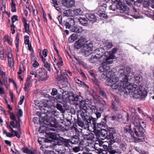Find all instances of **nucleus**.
I'll list each match as a JSON object with an SVG mask.
<instances>
[{"label":"nucleus","instance_id":"nucleus-40","mask_svg":"<svg viewBox=\"0 0 154 154\" xmlns=\"http://www.w3.org/2000/svg\"><path fill=\"white\" fill-rule=\"evenodd\" d=\"M3 133L5 134L7 137H11L14 136L13 133H8L5 130H3Z\"/></svg>","mask_w":154,"mask_h":154},{"label":"nucleus","instance_id":"nucleus-59","mask_svg":"<svg viewBox=\"0 0 154 154\" xmlns=\"http://www.w3.org/2000/svg\"><path fill=\"white\" fill-rule=\"evenodd\" d=\"M10 119L14 121H15L16 120L15 116V115L13 113H10Z\"/></svg>","mask_w":154,"mask_h":154},{"label":"nucleus","instance_id":"nucleus-8","mask_svg":"<svg viewBox=\"0 0 154 154\" xmlns=\"http://www.w3.org/2000/svg\"><path fill=\"white\" fill-rule=\"evenodd\" d=\"M42 106L45 109L43 111L44 112H46L48 111L47 109L50 108L53 105V103L50 100H44L41 102Z\"/></svg>","mask_w":154,"mask_h":154},{"label":"nucleus","instance_id":"nucleus-50","mask_svg":"<svg viewBox=\"0 0 154 154\" xmlns=\"http://www.w3.org/2000/svg\"><path fill=\"white\" fill-rule=\"evenodd\" d=\"M110 8L111 10L113 11H115L116 9H117V5L115 3H113L110 6Z\"/></svg>","mask_w":154,"mask_h":154},{"label":"nucleus","instance_id":"nucleus-44","mask_svg":"<svg viewBox=\"0 0 154 154\" xmlns=\"http://www.w3.org/2000/svg\"><path fill=\"white\" fill-rule=\"evenodd\" d=\"M73 151L75 152H77L80 151H82L83 149H81L79 146H76L72 148Z\"/></svg>","mask_w":154,"mask_h":154},{"label":"nucleus","instance_id":"nucleus-49","mask_svg":"<svg viewBox=\"0 0 154 154\" xmlns=\"http://www.w3.org/2000/svg\"><path fill=\"white\" fill-rule=\"evenodd\" d=\"M29 37L27 35H26L24 36V42L26 44H30L29 43Z\"/></svg>","mask_w":154,"mask_h":154},{"label":"nucleus","instance_id":"nucleus-5","mask_svg":"<svg viewBox=\"0 0 154 154\" xmlns=\"http://www.w3.org/2000/svg\"><path fill=\"white\" fill-rule=\"evenodd\" d=\"M59 57V61H57L55 57H52V59L54 60L53 62V64L54 67L57 71L56 73L58 74L60 70V66H62L63 65V62L62 59L60 55L58 54Z\"/></svg>","mask_w":154,"mask_h":154},{"label":"nucleus","instance_id":"nucleus-26","mask_svg":"<svg viewBox=\"0 0 154 154\" xmlns=\"http://www.w3.org/2000/svg\"><path fill=\"white\" fill-rule=\"evenodd\" d=\"M69 95V92L65 91L62 92V98L63 100L66 101L68 100V97Z\"/></svg>","mask_w":154,"mask_h":154},{"label":"nucleus","instance_id":"nucleus-30","mask_svg":"<svg viewBox=\"0 0 154 154\" xmlns=\"http://www.w3.org/2000/svg\"><path fill=\"white\" fill-rule=\"evenodd\" d=\"M77 39V35L75 34H72L69 38L68 41L69 43L73 42Z\"/></svg>","mask_w":154,"mask_h":154},{"label":"nucleus","instance_id":"nucleus-61","mask_svg":"<svg viewBox=\"0 0 154 154\" xmlns=\"http://www.w3.org/2000/svg\"><path fill=\"white\" fill-rule=\"evenodd\" d=\"M48 51L47 49H44L42 51V54L45 57H46L48 55Z\"/></svg>","mask_w":154,"mask_h":154},{"label":"nucleus","instance_id":"nucleus-60","mask_svg":"<svg viewBox=\"0 0 154 154\" xmlns=\"http://www.w3.org/2000/svg\"><path fill=\"white\" fill-rule=\"evenodd\" d=\"M100 95H101V96L103 97H106V94L104 91L102 90L100 91Z\"/></svg>","mask_w":154,"mask_h":154},{"label":"nucleus","instance_id":"nucleus-54","mask_svg":"<svg viewBox=\"0 0 154 154\" xmlns=\"http://www.w3.org/2000/svg\"><path fill=\"white\" fill-rule=\"evenodd\" d=\"M10 98L11 99V101L12 102H13L14 101V98L15 97L14 95V94L13 93L12 91H10Z\"/></svg>","mask_w":154,"mask_h":154},{"label":"nucleus","instance_id":"nucleus-41","mask_svg":"<svg viewBox=\"0 0 154 154\" xmlns=\"http://www.w3.org/2000/svg\"><path fill=\"white\" fill-rule=\"evenodd\" d=\"M90 109L91 110L92 112L95 113L97 111V109L95 106H88V109Z\"/></svg>","mask_w":154,"mask_h":154},{"label":"nucleus","instance_id":"nucleus-34","mask_svg":"<svg viewBox=\"0 0 154 154\" xmlns=\"http://www.w3.org/2000/svg\"><path fill=\"white\" fill-rule=\"evenodd\" d=\"M76 82L79 85L80 87H87L88 88V86L84 82L82 81H80L79 79H77L75 80Z\"/></svg>","mask_w":154,"mask_h":154},{"label":"nucleus","instance_id":"nucleus-63","mask_svg":"<svg viewBox=\"0 0 154 154\" xmlns=\"http://www.w3.org/2000/svg\"><path fill=\"white\" fill-rule=\"evenodd\" d=\"M24 97V96H22L20 97V100L19 102V105H21L23 101Z\"/></svg>","mask_w":154,"mask_h":154},{"label":"nucleus","instance_id":"nucleus-23","mask_svg":"<svg viewBox=\"0 0 154 154\" xmlns=\"http://www.w3.org/2000/svg\"><path fill=\"white\" fill-rule=\"evenodd\" d=\"M98 57H97L96 55H93L89 59V62L91 63H95L97 61H99L100 62H101V60L99 59Z\"/></svg>","mask_w":154,"mask_h":154},{"label":"nucleus","instance_id":"nucleus-35","mask_svg":"<svg viewBox=\"0 0 154 154\" xmlns=\"http://www.w3.org/2000/svg\"><path fill=\"white\" fill-rule=\"evenodd\" d=\"M11 11L12 12H15L16 11V4L14 2V0H11Z\"/></svg>","mask_w":154,"mask_h":154},{"label":"nucleus","instance_id":"nucleus-37","mask_svg":"<svg viewBox=\"0 0 154 154\" xmlns=\"http://www.w3.org/2000/svg\"><path fill=\"white\" fill-rule=\"evenodd\" d=\"M112 108L115 110H117L118 109V103L116 100L113 101L112 103Z\"/></svg>","mask_w":154,"mask_h":154},{"label":"nucleus","instance_id":"nucleus-13","mask_svg":"<svg viewBox=\"0 0 154 154\" xmlns=\"http://www.w3.org/2000/svg\"><path fill=\"white\" fill-rule=\"evenodd\" d=\"M75 0H62L63 5L67 8H70L74 5Z\"/></svg>","mask_w":154,"mask_h":154},{"label":"nucleus","instance_id":"nucleus-22","mask_svg":"<svg viewBox=\"0 0 154 154\" xmlns=\"http://www.w3.org/2000/svg\"><path fill=\"white\" fill-rule=\"evenodd\" d=\"M44 70L42 69H40L38 70V72L37 75L38 79L42 78V79H44V77L46 75L45 72L44 71Z\"/></svg>","mask_w":154,"mask_h":154},{"label":"nucleus","instance_id":"nucleus-18","mask_svg":"<svg viewBox=\"0 0 154 154\" xmlns=\"http://www.w3.org/2000/svg\"><path fill=\"white\" fill-rule=\"evenodd\" d=\"M103 125L101 123L97 124L96 126H95V128L96 130L98 131L99 132H105V133H104V135L105 136V134H107V132L105 129L103 128Z\"/></svg>","mask_w":154,"mask_h":154},{"label":"nucleus","instance_id":"nucleus-4","mask_svg":"<svg viewBox=\"0 0 154 154\" xmlns=\"http://www.w3.org/2000/svg\"><path fill=\"white\" fill-rule=\"evenodd\" d=\"M93 44L86 40V43L83 46L81 49L82 54L85 56L89 55L93 50Z\"/></svg>","mask_w":154,"mask_h":154},{"label":"nucleus","instance_id":"nucleus-36","mask_svg":"<svg viewBox=\"0 0 154 154\" xmlns=\"http://www.w3.org/2000/svg\"><path fill=\"white\" fill-rule=\"evenodd\" d=\"M19 33H17L16 35V39L15 40V44L17 49V51H18L19 47Z\"/></svg>","mask_w":154,"mask_h":154},{"label":"nucleus","instance_id":"nucleus-58","mask_svg":"<svg viewBox=\"0 0 154 154\" xmlns=\"http://www.w3.org/2000/svg\"><path fill=\"white\" fill-rule=\"evenodd\" d=\"M57 90L55 88H53L52 89V91L51 92V94L52 95L54 96L57 94Z\"/></svg>","mask_w":154,"mask_h":154},{"label":"nucleus","instance_id":"nucleus-51","mask_svg":"<svg viewBox=\"0 0 154 154\" xmlns=\"http://www.w3.org/2000/svg\"><path fill=\"white\" fill-rule=\"evenodd\" d=\"M56 107V108L60 111L63 112V109L62 105L60 103H57Z\"/></svg>","mask_w":154,"mask_h":154},{"label":"nucleus","instance_id":"nucleus-43","mask_svg":"<svg viewBox=\"0 0 154 154\" xmlns=\"http://www.w3.org/2000/svg\"><path fill=\"white\" fill-rule=\"evenodd\" d=\"M30 74L32 76V81L34 79H35L38 77L37 74L36 72L35 71H32L30 72Z\"/></svg>","mask_w":154,"mask_h":154},{"label":"nucleus","instance_id":"nucleus-39","mask_svg":"<svg viewBox=\"0 0 154 154\" xmlns=\"http://www.w3.org/2000/svg\"><path fill=\"white\" fill-rule=\"evenodd\" d=\"M2 49L0 50V57L1 59L3 60L5 59V57L4 55V52L3 51V49L2 48Z\"/></svg>","mask_w":154,"mask_h":154},{"label":"nucleus","instance_id":"nucleus-31","mask_svg":"<svg viewBox=\"0 0 154 154\" xmlns=\"http://www.w3.org/2000/svg\"><path fill=\"white\" fill-rule=\"evenodd\" d=\"M25 32L29 34L31 32L29 24L27 23L23 24Z\"/></svg>","mask_w":154,"mask_h":154},{"label":"nucleus","instance_id":"nucleus-55","mask_svg":"<svg viewBox=\"0 0 154 154\" xmlns=\"http://www.w3.org/2000/svg\"><path fill=\"white\" fill-rule=\"evenodd\" d=\"M11 129L12 132H14V135L17 137L18 138H20V134H19L17 131H14L12 128H11Z\"/></svg>","mask_w":154,"mask_h":154},{"label":"nucleus","instance_id":"nucleus-20","mask_svg":"<svg viewBox=\"0 0 154 154\" xmlns=\"http://www.w3.org/2000/svg\"><path fill=\"white\" fill-rule=\"evenodd\" d=\"M70 30L72 32L77 33L81 32L83 31L81 27L76 26L72 27Z\"/></svg>","mask_w":154,"mask_h":154},{"label":"nucleus","instance_id":"nucleus-33","mask_svg":"<svg viewBox=\"0 0 154 154\" xmlns=\"http://www.w3.org/2000/svg\"><path fill=\"white\" fill-rule=\"evenodd\" d=\"M105 11L103 12L102 11H99L97 12V14L99 16L106 19L108 17L107 15L105 14Z\"/></svg>","mask_w":154,"mask_h":154},{"label":"nucleus","instance_id":"nucleus-32","mask_svg":"<svg viewBox=\"0 0 154 154\" xmlns=\"http://www.w3.org/2000/svg\"><path fill=\"white\" fill-rule=\"evenodd\" d=\"M112 46V43L111 42L106 41L104 48L106 50H109Z\"/></svg>","mask_w":154,"mask_h":154},{"label":"nucleus","instance_id":"nucleus-53","mask_svg":"<svg viewBox=\"0 0 154 154\" xmlns=\"http://www.w3.org/2000/svg\"><path fill=\"white\" fill-rule=\"evenodd\" d=\"M131 68L129 66H127L125 69V71L127 73V75H128V74L131 72Z\"/></svg>","mask_w":154,"mask_h":154},{"label":"nucleus","instance_id":"nucleus-7","mask_svg":"<svg viewBox=\"0 0 154 154\" xmlns=\"http://www.w3.org/2000/svg\"><path fill=\"white\" fill-rule=\"evenodd\" d=\"M91 120L90 119H88L87 120H86L85 121V124L84 123L81 121H78V125L82 128L80 129V131H79V132H81L82 133H84L82 131L84 130H88L89 129V123H90Z\"/></svg>","mask_w":154,"mask_h":154},{"label":"nucleus","instance_id":"nucleus-57","mask_svg":"<svg viewBox=\"0 0 154 154\" xmlns=\"http://www.w3.org/2000/svg\"><path fill=\"white\" fill-rule=\"evenodd\" d=\"M112 2H113L114 3L115 2H117V4L119 5H122V2L121 0H112Z\"/></svg>","mask_w":154,"mask_h":154},{"label":"nucleus","instance_id":"nucleus-6","mask_svg":"<svg viewBox=\"0 0 154 154\" xmlns=\"http://www.w3.org/2000/svg\"><path fill=\"white\" fill-rule=\"evenodd\" d=\"M56 121L55 119L51 118L49 119V122H47L49 130L53 131H57L58 130V125L56 124Z\"/></svg>","mask_w":154,"mask_h":154},{"label":"nucleus","instance_id":"nucleus-1","mask_svg":"<svg viewBox=\"0 0 154 154\" xmlns=\"http://www.w3.org/2000/svg\"><path fill=\"white\" fill-rule=\"evenodd\" d=\"M103 72L101 77L104 79L108 78L106 80V84L110 86L112 89L118 90L120 92H123L125 94H131L134 98H142L146 97L147 92L142 87H137L133 84L131 85L128 81L131 79L130 75H127L125 68H121L118 72L119 78L114 74V72L110 69L107 71Z\"/></svg>","mask_w":154,"mask_h":154},{"label":"nucleus","instance_id":"nucleus-28","mask_svg":"<svg viewBox=\"0 0 154 154\" xmlns=\"http://www.w3.org/2000/svg\"><path fill=\"white\" fill-rule=\"evenodd\" d=\"M79 106L81 109H82L85 111L88 109V108L86 104L85 103L84 100H81L80 102Z\"/></svg>","mask_w":154,"mask_h":154},{"label":"nucleus","instance_id":"nucleus-10","mask_svg":"<svg viewBox=\"0 0 154 154\" xmlns=\"http://www.w3.org/2000/svg\"><path fill=\"white\" fill-rule=\"evenodd\" d=\"M4 84L5 87H8L7 77L6 76L5 73L3 72L0 73V85Z\"/></svg>","mask_w":154,"mask_h":154},{"label":"nucleus","instance_id":"nucleus-24","mask_svg":"<svg viewBox=\"0 0 154 154\" xmlns=\"http://www.w3.org/2000/svg\"><path fill=\"white\" fill-rule=\"evenodd\" d=\"M141 78L140 77V76H135L134 78V84H131L130 83V85H133V84L135 85V83H138L140 82V80H141ZM136 85H137V87H142V88L144 89V90L146 91L145 89H144V88L142 86H140L138 85H137V84H136Z\"/></svg>","mask_w":154,"mask_h":154},{"label":"nucleus","instance_id":"nucleus-11","mask_svg":"<svg viewBox=\"0 0 154 154\" xmlns=\"http://www.w3.org/2000/svg\"><path fill=\"white\" fill-rule=\"evenodd\" d=\"M86 39L85 38H81L76 41L74 45V47L75 49L77 50L81 48L86 43Z\"/></svg>","mask_w":154,"mask_h":154},{"label":"nucleus","instance_id":"nucleus-17","mask_svg":"<svg viewBox=\"0 0 154 154\" xmlns=\"http://www.w3.org/2000/svg\"><path fill=\"white\" fill-rule=\"evenodd\" d=\"M87 18L90 21L94 23L96 21L97 18L94 14H88L86 15Z\"/></svg>","mask_w":154,"mask_h":154},{"label":"nucleus","instance_id":"nucleus-27","mask_svg":"<svg viewBox=\"0 0 154 154\" xmlns=\"http://www.w3.org/2000/svg\"><path fill=\"white\" fill-rule=\"evenodd\" d=\"M79 20L80 23L82 25L85 26L88 25V21L85 18H82L80 17L79 18Z\"/></svg>","mask_w":154,"mask_h":154},{"label":"nucleus","instance_id":"nucleus-56","mask_svg":"<svg viewBox=\"0 0 154 154\" xmlns=\"http://www.w3.org/2000/svg\"><path fill=\"white\" fill-rule=\"evenodd\" d=\"M79 63L82 65L85 68H87V64L83 61L81 60V61H79Z\"/></svg>","mask_w":154,"mask_h":154},{"label":"nucleus","instance_id":"nucleus-47","mask_svg":"<svg viewBox=\"0 0 154 154\" xmlns=\"http://www.w3.org/2000/svg\"><path fill=\"white\" fill-rule=\"evenodd\" d=\"M107 5L105 4H103L100 7L99 11H102L103 12H105L106 10Z\"/></svg>","mask_w":154,"mask_h":154},{"label":"nucleus","instance_id":"nucleus-48","mask_svg":"<svg viewBox=\"0 0 154 154\" xmlns=\"http://www.w3.org/2000/svg\"><path fill=\"white\" fill-rule=\"evenodd\" d=\"M12 24H14V23L18 20V17L16 15L13 16L11 18Z\"/></svg>","mask_w":154,"mask_h":154},{"label":"nucleus","instance_id":"nucleus-19","mask_svg":"<svg viewBox=\"0 0 154 154\" xmlns=\"http://www.w3.org/2000/svg\"><path fill=\"white\" fill-rule=\"evenodd\" d=\"M3 40L4 42H7L9 45H12V39L8 35H5L3 37Z\"/></svg>","mask_w":154,"mask_h":154},{"label":"nucleus","instance_id":"nucleus-16","mask_svg":"<svg viewBox=\"0 0 154 154\" xmlns=\"http://www.w3.org/2000/svg\"><path fill=\"white\" fill-rule=\"evenodd\" d=\"M32 76L31 75H28L26 79V82L25 84V87H24V89L25 91H26L29 87L30 82L32 80Z\"/></svg>","mask_w":154,"mask_h":154},{"label":"nucleus","instance_id":"nucleus-14","mask_svg":"<svg viewBox=\"0 0 154 154\" xmlns=\"http://www.w3.org/2000/svg\"><path fill=\"white\" fill-rule=\"evenodd\" d=\"M79 97L78 95L75 94L72 92H69L68 100L70 101H77L78 100Z\"/></svg>","mask_w":154,"mask_h":154},{"label":"nucleus","instance_id":"nucleus-38","mask_svg":"<svg viewBox=\"0 0 154 154\" xmlns=\"http://www.w3.org/2000/svg\"><path fill=\"white\" fill-rule=\"evenodd\" d=\"M86 143H87V141H82L80 143L79 146L81 149H83V150L85 148V147L87 146V144Z\"/></svg>","mask_w":154,"mask_h":154},{"label":"nucleus","instance_id":"nucleus-2","mask_svg":"<svg viewBox=\"0 0 154 154\" xmlns=\"http://www.w3.org/2000/svg\"><path fill=\"white\" fill-rule=\"evenodd\" d=\"M140 120L138 116L137 115L129 116L128 113H127L126 115L123 119V122L124 124L131 122H132L133 124L137 128L138 130V132L135 128H133V130L135 131V134L138 137H141L143 136L145 131V130L143 127L145 128V125L144 126H143L141 125Z\"/></svg>","mask_w":154,"mask_h":154},{"label":"nucleus","instance_id":"nucleus-29","mask_svg":"<svg viewBox=\"0 0 154 154\" xmlns=\"http://www.w3.org/2000/svg\"><path fill=\"white\" fill-rule=\"evenodd\" d=\"M73 16L81 15L82 14V12L80 9L79 8L75 9L72 11Z\"/></svg>","mask_w":154,"mask_h":154},{"label":"nucleus","instance_id":"nucleus-64","mask_svg":"<svg viewBox=\"0 0 154 154\" xmlns=\"http://www.w3.org/2000/svg\"><path fill=\"white\" fill-rule=\"evenodd\" d=\"M39 56H40V57L42 59V61L44 63H46V62H45L46 59L45 58L43 57V56L41 54V53H40V54Z\"/></svg>","mask_w":154,"mask_h":154},{"label":"nucleus","instance_id":"nucleus-21","mask_svg":"<svg viewBox=\"0 0 154 154\" xmlns=\"http://www.w3.org/2000/svg\"><path fill=\"white\" fill-rule=\"evenodd\" d=\"M75 24V22L74 19L71 18L69 19L67 21L65 22V26L66 28L69 29L72 25Z\"/></svg>","mask_w":154,"mask_h":154},{"label":"nucleus","instance_id":"nucleus-52","mask_svg":"<svg viewBox=\"0 0 154 154\" xmlns=\"http://www.w3.org/2000/svg\"><path fill=\"white\" fill-rule=\"evenodd\" d=\"M79 140V139L78 138L73 137L72 138L71 142L72 144H76L78 143Z\"/></svg>","mask_w":154,"mask_h":154},{"label":"nucleus","instance_id":"nucleus-3","mask_svg":"<svg viewBox=\"0 0 154 154\" xmlns=\"http://www.w3.org/2000/svg\"><path fill=\"white\" fill-rule=\"evenodd\" d=\"M117 51V48H113L111 51L105 52V55L106 56V61L102 63L99 67V71H107L109 69L110 67L107 65L112 63L113 61L109 60L115 58V56L114 54L116 53Z\"/></svg>","mask_w":154,"mask_h":154},{"label":"nucleus","instance_id":"nucleus-46","mask_svg":"<svg viewBox=\"0 0 154 154\" xmlns=\"http://www.w3.org/2000/svg\"><path fill=\"white\" fill-rule=\"evenodd\" d=\"M8 63L9 66L12 67L14 66V61L13 59H8Z\"/></svg>","mask_w":154,"mask_h":154},{"label":"nucleus","instance_id":"nucleus-12","mask_svg":"<svg viewBox=\"0 0 154 154\" xmlns=\"http://www.w3.org/2000/svg\"><path fill=\"white\" fill-rule=\"evenodd\" d=\"M124 132L125 133H128L130 134L132 136H133L135 134V131L133 129L132 130L131 125L130 124H128L124 126Z\"/></svg>","mask_w":154,"mask_h":154},{"label":"nucleus","instance_id":"nucleus-25","mask_svg":"<svg viewBox=\"0 0 154 154\" xmlns=\"http://www.w3.org/2000/svg\"><path fill=\"white\" fill-rule=\"evenodd\" d=\"M63 15L66 17H73V14L72 11L71 10H65L63 13Z\"/></svg>","mask_w":154,"mask_h":154},{"label":"nucleus","instance_id":"nucleus-15","mask_svg":"<svg viewBox=\"0 0 154 154\" xmlns=\"http://www.w3.org/2000/svg\"><path fill=\"white\" fill-rule=\"evenodd\" d=\"M31 63L32 66L35 67H38L39 64L36 61L37 58L35 56L32 54L31 56Z\"/></svg>","mask_w":154,"mask_h":154},{"label":"nucleus","instance_id":"nucleus-9","mask_svg":"<svg viewBox=\"0 0 154 154\" xmlns=\"http://www.w3.org/2000/svg\"><path fill=\"white\" fill-rule=\"evenodd\" d=\"M104 52V49L102 48H99L95 50V53H96V55L97 57H98L99 59L101 60L102 61L103 59H105V61H106V56L105 55V52Z\"/></svg>","mask_w":154,"mask_h":154},{"label":"nucleus","instance_id":"nucleus-62","mask_svg":"<svg viewBox=\"0 0 154 154\" xmlns=\"http://www.w3.org/2000/svg\"><path fill=\"white\" fill-rule=\"evenodd\" d=\"M22 150L23 152L27 153H28L30 151V150L26 148H23Z\"/></svg>","mask_w":154,"mask_h":154},{"label":"nucleus","instance_id":"nucleus-45","mask_svg":"<svg viewBox=\"0 0 154 154\" xmlns=\"http://www.w3.org/2000/svg\"><path fill=\"white\" fill-rule=\"evenodd\" d=\"M44 66L48 70L51 71V64L49 63L46 62L44 63Z\"/></svg>","mask_w":154,"mask_h":154},{"label":"nucleus","instance_id":"nucleus-42","mask_svg":"<svg viewBox=\"0 0 154 154\" xmlns=\"http://www.w3.org/2000/svg\"><path fill=\"white\" fill-rule=\"evenodd\" d=\"M35 105L40 107V109L42 111L44 110L45 109L42 106V103H40L38 100H36L35 102Z\"/></svg>","mask_w":154,"mask_h":154}]
</instances>
